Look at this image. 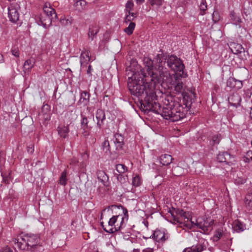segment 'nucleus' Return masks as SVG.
I'll use <instances>...</instances> for the list:
<instances>
[{"label": "nucleus", "mask_w": 252, "mask_h": 252, "mask_svg": "<svg viewBox=\"0 0 252 252\" xmlns=\"http://www.w3.org/2000/svg\"><path fill=\"white\" fill-rule=\"evenodd\" d=\"M156 85L151 82H146L142 76L141 80H131L127 83L131 94L138 98L140 110L145 113L152 111L160 114L165 119L171 122L181 120L186 116L191 107V100L184 96L182 102H179L176 98L166 97L161 108L157 101V96L155 92Z\"/></svg>", "instance_id": "f257e3e1"}, {"label": "nucleus", "mask_w": 252, "mask_h": 252, "mask_svg": "<svg viewBox=\"0 0 252 252\" xmlns=\"http://www.w3.org/2000/svg\"><path fill=\"white\" fill-rule=\"evenodd\" d=\"M157 60L156 68L160 74L162 85L174 88L177 93L182 94L185 91L183 78L188 76L185 71V65L180 58L174 55L165 56L159 54Z\"/></svg>", "instance_id": "f03ea898"}, {"label": "nucleus", "mask_w": 252, "mask_h": 252, "mask_svg": "<svg viewBox=\"0 0 252 252\" xmlns=\"http://www.w3.org/2000/svg\"><path fill=\"white\" fill-rule=\"evenodd\" d=\"M15 245L21 250L32 252H42L44 249L39 234L29 233L15 239Z\"/></svg>", "instance_id": "7ed1b4c3"}, {"label": "nucleus", "mask_w": 252, "mask_h": 252, "mask_svg": "<svg viewBox=\"0 0 252 252\" xmlns=\"http://www.w3.org/2000/svg\"><path fill=\"white\" fill-rule=\"evenodd\" d=\"M159 55L158 54L153 60L148 57L144 58L143 62L147 72H145L143 70H141V72L146 82H150L154 85H162L161 79L159 78L160 74H158V70L156 68L158 64L157 60Z\"/></svg>", "instance_id": "20e7f679"}, {"label": "nucleus", "mask_w": 252, "mask_h": 252, "mask_svg": "<svg viewBox=\"0 0 252 252\" xmlns=\"http://www.w3.org/2000/svg\"><path fill=\"white\" fill-rule=\"evenodd\" d=\"M123 209V213L118 215L113 216L108 221V225L112 227L109 229H106L104 227V222H101V226L103 230L107 233L112 234L116 232L120 231L124 227V224L126 222L128 219V211L126 208L121 206Z\"/></svg>", "instance_id": "39448f33"}, {"label": "nucleus", "mask_w": 252, "mask_h": 252, "mask_svg": "<svg viewBox=\"0 0 252 252\" xmlns=\"http://www.w3.org/2000/svg\"><path fill=\"white\" fill-rule=\"evenodd\" d=\"M43 13L41 14L39 19L36 22L38 25L47 29L51 25L53 21L57 19V14L50 4L46 3L43 8Z\"/></svg>", "instance_id": "423d86ee"}, {"label": "nucleus", "mask_w": 252, "mask_h": 252, "mask_svg": "<svg viewBox=\"0 0 252 252\" xmlns=\"http://www.w3.org/2000/svg\"><path fill=\"white\" fill-rule=\"evenodd\" d=\"M168 213L171 215L173 220L180 224H183L187 227H189L190 215L189 213L184 211L182 209L172 208L169 209Z\"/></svg>", "instance_id": "0eeeda50"}, {"label": "nucleus", "mask_w": 252, "mask_h": 252, "mask_svg": "<svg viewBox=\"0 0 252 252\" xmlns=\"http://www.w3.org/2000/svg\"><path fill=\"white\" fill-rule=\"evenodd\" d=\"M190 228L196 227L200 229L204 232L210 231L213 228L214 224V220L210 218H205L204 217L198 218L195 220V222L191 219L190 220Z\"/></svg>", "instance_id": "6e6552de"}, {"label": "nucleus", "mask_w": 252, "mask_h": 252, "mask_svg": "<svg viewBox=\"0 0 252 252\" xmlns=\"http://www.w3.org/2000/svg\"><path fill=\"white\" fill-rule=\"evenodd\" d=\"M217 160L220 163L226 164H231L234 161V157L227 152H220L217 157Z\"/></svg>", "instance_id": "1a4fd4ad"}, {"label": "nucleus", "mask_w": 252, "mask_h": 252, "mask_svg": "<svg viewBox=\"0 0 252 252\" xmlns=\"http://www.w3.org/2000/svg\"><path fill=\"white\" fill-rule=\"evenodd\" d=\"M152 237L158 243H163L168 238L167 234L165 233V230L164 229H157L154 232Z\"/></svg>", "instance_id": "9d476101"}, {"label": "nucleus", "mask_w": 252, "mask_h": 252, "mask_svg": "<svg viewBox=\"0 0 252 252\" xmlns=\"http://www.w3.org/2000/svg\"><path fill=\"white\" fill-rule=\"evenodd\" d=\"M95 118L96 119V127L99 129L102 128L106 120L105 113L104 110L98 109L96 110L95 113Z\"/></svg>", "instance_id": "9b49d317"}, {"label": "nucleus", "mask_w": 252, "mask_h": 252, "mask_svg": "<svg viewBox=\"0 0 252 252\" xmlns=\"http://www.w3.org/2000/svg\"><path fill=\"white\" fill-rule=\"evenodd\" d=\"M226 86L231 89L239 90L243 87L242 81L233 77H229L226 82Z\"/></svg>", "instance_id": "f8f14e48"}, {"label": "nucleus", "mask_w": 252, "mask_h": 252, "mask_svg": "<svg viewBox=\"0 0 252 252\" xmlns=\"http://www.w3.org/2000/svg\"><path fill=\"white\" fill-rule=\"evenodd\" d=\"M228 102L229 104L235 107L240 105L241 101V96L237 93L232 94L228 98Z\"/></svg>", "instance_id": "ddd939ff"}, {"label": "nucleus", "mask_w": 252, "mask_h": 252, "mask_svg": "<svg viewBox=\"0 0 252 252\" xmlns=\"http://www.w3.org/2000/svg\"><path fill=\"white\" fill-rule=\"evenodd\" d=\"M8 17L10 21L16 23L19 18V14L17 9L14 6L8 7Z\"/></svg>", "instance_id": "4468645a"}, {"label": "nucleus", "mask_w": 252, "mask_h": 252, "mask_svg": "<svg viewBox=\"0 0 252 252\" xmlns=\"http://www.w3.org/2000/svg\"><path fill=\"white\" fill-rule=\"evenodd\" d=\"M89 50H83L80 57V62L81 67L83 68L91 60V57L89 56Z\"/></svg>", "instance_id": "2eb2a0df"}, {"label": "nucleus", "mask_w": 252, "mask_h": 252, "mask_svg": "<svg viewBox=\"0 0 252 252\" xmlns=\"http://www.w3.org/2000/svg\"><path fill=\"white\" fill-rule=\"evenodd\" d=\"M90 94L86 91L80 92V99L78 101V104H83V106H86L90 101Z\"/></svg>", "instance_id": "dca6fc26"}, {"label": "nucleus", "mask_w": 252, "mask_h": 252, "mask_svg": "<svg viewBox=\"0 0 252 252\" xmlns=\"http://www.w3.org/2000/svg\"><path fill=\"white\" fill-rule=\"evenodd\" d=\"M51 107L47 104H44L42 107L40 115L42 116L45 121H48L51 119Z\"/></svg>", "instance_id": "f3484780"}, {"label": "nucleus", "mask_w": 252, "mask_h": 252, "mask_svg": "<svg viewBox=\"0 0 252 252\" xmlns=\"http://www.w3.org/2000/svg\"><path fill=\"white\" fill-rule=\"evenodd\" d=\"M113 141L117 150L119 151L122 149L124 145V137L121 134L118 133L115 134Z\"/></svg>", "instance_id": "a211bd4d"}, {"label": "nucleus", "mask_w": 252, "mask_h": 252, "mask_svg": "<svg viewBox=\"0 0 252 252\" xmlns=\"http://www.w3.org/2000/svg\"><path fill=\"white\" fill-rule=\"evenodd\" d=\"M97 178L100 181L104 186L107 187L109 186V177L106 173L103 171H98L97 172Z\"/></svg>", "instance_id": "6ab92c4d"}, {"label": "nucleus", "mask_w": 252, "mask_h": 252, "mask_svg": "<svg viewBox=\"0 0 252 252\" xmlns=\"http://www.w3.org/2000/svg\"><path fill=\"white\" fill-rule=\"evenodd\" d=\"M230 17L231 23L236 25L238 26L239 28L242 27L241 24L242 20L240 16L234 11H231L230 13Z\"/></svg>", "instance_id": "aec40b11"}, {"label": "nucleus", "mask_w": 252, "mask_h": 252, "mask_svg": "<svg viewBox=\"0 0 252 252\" xmlns=\"http://www.w3.org/2000/svg\"><path fill=\"white\" fill-rule=\"evenodd\" d=\"M232 226L233 230L238 233L241 232L246 229V225L238 220H234Z\"/></svg>", "instance_id": "412c9836"}, {"label": "nucleus", "mask_w": 252, "mask_h": 252, "mask_svg": "<svg viewBox=\"0 0 252 252\" xmlns=\"http://www.w3.org/2000/svg\"><path fill=\"white\" fill-rule=\"evenodd\" d=\"M35 62L33 59L27 60L23 65V71L24 74H29L34 65Z\"/></svg>", "instance_id": "4be33fe9"}, {"label": "nucleus", "mask_w": 252, "mask_h": 252, "mask_svg": "<svg viewBox=\"0 0 252 252\" xmlns=\"http://www.w3.org/2000/svg\"><path fill=\"white\" fill-rule=\"evenodd\" d=\"M233 179L234 183L237 185L244 184L247 180L246 176L240 171L236 173Z\"/></svg>", "instance_id": "5701e85b"}, {"label": "nucleus", "mask_w": 252, "mask_h": 252, "mask_svg": "<svg viewBox=\"0 0 252 252\" xmlns=\"http://www.w3.org/2000/svg\"><path fill=\"white\" fill-rule=\"evenodd\" d=\"M206 248V247L202 244H198L195 246L185 249L183 252H201Z\"/></svg>", "instance_id": "b1692460"}, {"label": "nucleus", "mask_w": 252, "mask_h": 252, "mask_svg": "<svg viewBox=\"0 0 252 252\" xmlns=\"http://www.w3.org/2000/svg\"><path fill=\"white\" fill-rule=\"evenodd\" d=\"M57 130L59 135L61 137L64 139L68 137L69 132V129L68 126H58Z\"/></svg>", "instance_id": "393cba45"}, {"label": "nucleus", "mask_w": 252, "mask_h": 252, "mask_svg": "<svg viewBox=\"0 0 252 252\" xmlns=\"http://www.w3.org/2000/svg\"><path fill=\"white\" fill-rule=\"evenodd\" d=\"M173 158H172L171 156L168 154H164L162 155L160 157V162L163 165H169L172 161Z\"/></svg>", "instance_id": "a878e982"}, {"label": "nucleus", "mask_w": 252, "mask_h": 252, "mask_svg": "<svg viewBox=\"0 0 252 252\" xmlns=\"http://www.w3.org/2000/svg\"><path fill=\"white\" fill-rule=\"evenodd\" d=\"M221 139L220 134L213 135L209 141V145L212 147L217 146L220 143Z\"/></svg>", "instance_id": "bb28decb"}, {"label": "nucleus", "mask_w": 252, "mask_h": 252, "mask_svg": "<svg viewBox=\"0 0 252 252\" xmlns=\"http://www.w3.org/2000/svg\"><path fill=\"white\" fill-rule=\"evenodd\" d=\"M98 31L99 30L97 26H92L89 28L88 36L89 38H91L92 40L94 39V37L97 34Z\"/></svg>", "instance_id": "cd10ccee"}, {"label": "nucleus", "mask_w": 252, "mask_h": 252, "mask_svg": "<svg viewBox=\"0 0 252 252\" xmlns=\"http://www.w3.org/2000/svg\"><path fill=\"white\" fill-rule=\"evenodd\" d=\"M76 1L74 3V6L76 9L79 11H81L85 8L87 2L84 0H74Z\"/></svg>", "instance_id": "c85d7f7f"}, {"label": "nucleus", "mask_w": 252, "mask_h": 252, "mask_svg": "<svg viewBox=\"0 0 252 252\" xmlns=\"http://www.w3.org/2000/svg\"><path fill=\"white\" fill-rule=\"evenodd\" d=\"M81 127L84 131L88 128V123L89 121L87 118L84 115L81 114Z\"/></svg>", "instance_id": "c756f323"}, {"label": "nucleus", "mask_w": 252, "mask_h": 252, "mask_svg": "<svg viewBox=\"0 0 252 252\" xmlns=\"http://www.w3.org/2000/svg\"><path fill=\"white\" fill-rule=\"evenodd\" d=\"M224 235L223 230L219 228L216 230L214 235L213 236L212 239L214 242L218 241L221 237Z\"/></svg>", "instance_id": "7c9ffc66"}, {"label": "nucleus", "mask_w": 252, "mask_h": 252, "mask_svg": "<svg viewBox=\"0 0 252 252\" xmlns=\"http://www.w3.org/2000/svg\"><path fill=\"white\" fill-rule=\"evenodd\" d=\"M245 202L247 207L252 210V191L246 195Z\"/></svg>", "instance_id": "2f4dec72"}, {"label": "nucleus", "mask_w": 252, "mask_h": 252, "mask_svg": "<svg viewBox=\"0 0 252 252\" xmlns=\"http://www.w3.org/2000/svg\"><path fill=\"white\" fill-rule=\"evenodd\" d=\"M117 179L121 184H125L128 181V176L123 174H118Z\"/></svg>", "instance_id": "473e14b6"}, {"label": "nucleus", "mask_w": 252, "mask_h": 252, "mask_svg": "<svg viewBox=\"0 0 252 252\" xmlns=\"http://www.w3.org/2000/svg\"><path fill=\"white\" fill-rule=\"evenodd\" d=\"M116 169L119 173V174H124L127 170V167L123 164H118L116 166Z\"/></svg>", "instance_id": "72a5a7b5"}, {"label": "nucleus", "mask_w": 252, "mask_h": 252, "mask_svg": "<svg viewBox=\"0 0 252 252\" xmlns=\"http://www.w3.org/2000/svg\"><path fill=\"white\" fill-rule=\"evenodd\" d=\"M142 184V180L138 175H135L133 177L132 180V185L135 187H138Z\"/></svg>", "instance_id": "f704fd0d"}, {"label": "nucleus", "mask_w": 252, "mask_h": 252, "mask_svg": "<svg viewBox=\"0 0 252 252\" xmlns=\"http://www.w3.org/2000/svg\"><path fill=\"white\" fill-rule=\"evenodd\" d=\"M231 46L234 48L235 52H234V53L235 54L241 53L244 51V48L242 47V45L240 44H236L234 43L231 44Z\"/></svg>", "instance_id": "c9c22d12"}, {"label": "nucleus", "mask_w": 252, "mask_h": 252, "mask_svg": "<svg viewBox=\"0 0 252 252\" xmlns=\"http://www.w3.org/2000/svg\"><path fill=\"white\" fill-rule=\"evenodd\" d=\"M67 172L66 170H64L61 174L60 178V184L63 186H65L67 182Z\"/></svg>", "instance_id": "e433bc0d"}, {"label": "nucleus", "mask_w": 252, "mask_h": 252, "mask_svg": "<svg viewBox=\"0 0 252 252\" xmlns=\"http://www.w3.org/2000/svg\"><path fill=\"white\" fill-rule=\"evenodd\" d=\"M135 27V24L133 22H130L128 25V26L126 28L124 31L128 34L131 35L134 30Z\"/></svg>", "instance_id": "4c0bfd02"}, {"label": "nucleus", "mask_w": 252, "mask_h": 252, "mask_svg": "<svg viewBox=\"0 0 252 252\" xmlns=\"http://www.w3.org/2000/svg\"><path fill=\"white\" fill-rule=\"evenodd\" d=\"M102 149L106 153L108 154L110 152L109 142L108 140H105L102 143Z\"/></svg>", "instance_id": "58836bf2"}, {"label": "nucleus", "mask_w": 252, "mask_h": 252, "mask_svg": "<svg viewBox=\"0 0 252 252\" xmlns=\"http://www.w3.org/2000/svg\"><path fill=\"white\" fill-rule=\"evenodd\" d=\"M133 7V2L132 0H128L126 4V10L128 11H131Z\"/></svg>", "instance_id": "ea45409f"}, {"label": "nucleus", "mask_w": 252, "mask_h": 252, "mask_svg": "<svg viewBox=\"0 0 252 252\" xmlns=\"http://www.w3.org/2000/svg\"><path fill=\"white\" fill-rule=\"evenodd\" d=\"M148 2L152 5L160 6L162 4V0H148Z\"/></svg>", "instance_id": "a19ab883"}, {"label": "nucleus", "mask_w": 252, "mask_h": 252, "mask_svg": "<svg viewBox=\"0 0 252 252\" xmlns=\"http://www.w3.org/2000/svg\"><path fill=\"white\" fill-rule=\"evenodd\" d=\"M11 52L13 56H14L15 57H19V51L17 48H16L15 47H13L11 49Z\"/></svg>", "instance_id": "79ce46f5"}, {"label": "nucleus", "mask_w": 252, "mask_h": 252, "mask_svg": "<svg viewBox=\"0 0 252 252\" xmlns=\"http://www.w3.org/2000/svg\"><path fill=\"white\" fill-rule=\"evenodd\" d=\"M212 18L215 22H217L219 20L218 12L217 11H214L212 14Z\"/></svg>", "instance_id": "37998d69"}, {"label": "nucleus", "mask_w": 252, "mask_h": 252, "mask_svg": "<svg viewBox=\"0 0 252 252\" xmlns=\"http://www.w3.org/2000/svg\"><path fill=\"white\" fill-rule=\"evenodd\" d=\"M93 71V69L92 68V65H89L88 67V69L87 70V74L89 76V77H92V72Z\"/></svg>", "instance_id": "c03bdc74"}, {"label": "nucleus", "mask_w": 252, "mask_h": 252, "mask_svg": "<svg viewBox=\"0 0 252 252\" xmlns=\"http://www.w3.org/2000/svg\"><path fill=\"white\" fill-rule=\"evenodd\" d=\"M132 15H130V14L126 15L125 18V22L127 23L133 20L134 18L132 17Z\"/></svg>", "instance_id": "a18cd8bd"}, {"label": "nucleus", "mask_w": 252, "mask_h": 252, "mask_svg": "<svg viewBox=\"0 0 252 252\" xmlns=\"http://www.w3.org/2000/svg\"><path fill=\"white\" fill-rule=\"evenodd\" d=\"M207 9V5L204 4L203 3L200 5V10H201V14L203 15L204 13L205 10H206Z\"/></svg>", "instance_id": "49530a36"}, {"label": "nucleus", "mask_w": 252, "mask_h": 252, "mask_svg": "<svg viewBox=\"0 0 252 252\" xmlns=\"http://www.w3.org/2000/svg\"><path fill=\"white\" fill-rule=\"evenodd\" d=\"M61 22L63 24H66V25H70L71 24V20L70 19H63L61 21Z\"/></svg>", "instance_id": "de8ad7c7"}, {"label": "nucleus", "mask_w": 252, "mask_h": 252, "mask_svg": "<svg viewBox=\"0 0 252 252\" xmlns=\"http://www.w3.org/2000/svg\"><path fill=\"white\" fill-rule=\"evenodd\" d=\"M114 206H116L115 205L109 206L107 208H104V209H103L102 211H101V213L100 220H102L103 219V213L106 211V209H108L109 210L111 207H113Z\"/></svg>", "instance_id": "09e8293b"}, {"label": "nucleus", "mask_w": 252, "mask_h": 252, "mask_svg": "<svg viewBox=\"0 0 252 252\" xmlns=\"http://www.w3.org/2000/svg\"><path fill=\"white\" fill-rule=\"evenodd\" d=\"M78 162V161L76 158H72L70 162V164L72 165H76L77 163Z\"/></svg>", "instance_id": "8fccbe9b"}, {"label": "nucleus", "mask_w": 252, "mask_h": 252, "mask_svg": "<svg viewBox=\"0 0 252 252\" xmlns=\"http://www.w3.org/2000/svg\"><path fill=\"white\" fill-rule=\"evenodd\" d=\"M243 161L246 163H249L251 162V158H248V157L246 155V156H245L244 157H243Z\"/></svg>", "instance_id": "3c124183"}, {"label": "nucleus", "mask_w": 252, "mask_h": 252, "mask_svg": "<svg viewBox=\"0 0 252 252\" xmlns=\"http://www.w3.org/2000/svg\"><path fill=\"white\" fill-rule=\"evenodd\" d=\"M246 156L248 157V158H251L252 161V151H249L246 153Z\"/></svg>", "instance_id": "603ef678"}, {"label": "nucleus", "mask_w": 252, "mask_h": 252, "mask_svg": "<svg viewBox=\"0 0 252 252\" xmlns=\"http://www.w3.org/2000/svg\"><path fill=\"white\" fill-rule=\"evenodd\" d=\"M142 252H154V251L153 249L147 248L146 249H144L142 251Z\"/></svg>", "instance_id": "864d4df0"}, {"label": "nucleus", "mask_w": 252, "mask_h": 252, "mask_svg": "<svg viewBox=\"0 0 252 252\" xmlns=\"http://www.w3.org/2000/svg\"><path fill=\"white\" fill-rule=\"evenodd\" d=\"M128 12V14H130V15H132L133 16L132 17H133V18H136L137 17L136 13H134L133 12H131L130 11Z\"/></svg>", "instance_id": "5fc2aeb1"}, {"label": "nucleus", "mask_w": 252, "mask_h": 252, "mask_svg": "<svg viewBox=\"0 0 252 252\" xmlns=\"http://www.w3.org/2000/svg\"><path fill=\"white\" fill-rule=\"evenodd\" d=\"M2 252H13V251L10 248H6Z\"/></svg>", "instance_id": "6e6d98bb"}, {"label": "nucleus", "mask_w": 252, "mask_h": 252, "mask_svg": "<svg viewBox=\"0 0 252 252\" xmlns=\"http://www.w3.org/2000/svg\"><path fill=\"white\" fill-rule=\"evenodd\" d=\"M28 151L29 152L32 153L34 151V149L32 147H30L29 146L28 147Z\"/></svg>", "instance_id": "4d7b16f0"}, {"label": "nucleus", "mask_w": 252, "mask_h": 252, "mask_svg": "<svg viewBox=\"0 0 252 252\" xmlns=\"http://www.w3.org/2000/svg\"><path fill=\"white\" fill-rule=\"evenodd\" d=\"M4 62V59L3 55L0 54V63H3Z\"/></svg>", "instance_id": "13d9d810"}, {"label": "nucleus", "mask_w": 252, "mask_h": 252, "mask_svg": "<svg viewBox=\"0 0 252 252\" xmlns=\"http://www.w3.org/2000/svg\"><path fill=\"white\" fill-rule=\"evenodd\" d=\"M145 0H136V2L138 3H142L144 2Z\"/></svg>", "instance_id": "bf43d9fd"}, {"label": "nucleus", "mask_w": 252, "mask_h": 252, "mask_svg": "<svg viewBox=\"0 0 252 252\" xmlns=\"http://www.w3.org/2000/svg\"><path fill=\"white\" fill-rule=\"evenodd\" d=\"M133 252H140V250L138 249H134L133 250Z\"/></svg>", "instance_id": "052dcab7"}, {"label": "nucleus", "mask_w": 252, "mask_h": 252, "mask_svg": "<svg viewBox=\"0 0 252 252\" xmlns=\"http://www.w3.org/2000/svg\"><path fill=\"white\" fill-rule=\"evenodd\" d=\"M250 117L252 119V108H251V110L250 111Z\"/></svg>", "instance_id": "680f3d73"}, {"label": "nucleus", "mask_w": 252, "mask_h": 252, "mask_svg": "<svg viewBox=\"0 0 252 252\" xmlns=\"http://www.w3.org/2000/svg\"><path fill=\"white\" fill-rule=\"evenodd\" d=\"M1 175H2V177H3V179L5 180V179H4V178L3 175V174H1Z\"/></svg>", "instance_id": "e2e57ef3"}, {"label": "nucleus", "mask_w": 252, "mask_h": 252, "mask_svg": "<svg viewBox=\"0 0 252 252\" xmlns=\"http://www.w3.org/2000/svg\"><path fill=\"white\" fill-rule=\"evenodd\" d=\"M84 154L87 155V156H88V155H87V153H84Z\"/></svg>", "instance_id": "0e129e2a"}, {"label": "nucleus", "mask_w": 252, "mask_h": 252, "mask_svg": "<svg viewBox=\"0 0 252 252\" xmlns=\"http://www.w3.org/2000/svg\"><path fill=\"white\" fill-rule=\"evenodd\" d=\"M251 145L252 146V140L251 141Z\"/></svg>", "instance_id": "69168bd1"}]
</instances>
